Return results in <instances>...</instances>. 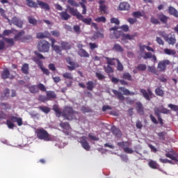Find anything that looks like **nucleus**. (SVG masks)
Listing matches in <instances>:
<instances>
[{"label": "nucleus", "instance_id": "22", "mask_svg": "<svg viewBox=\"0 0 178 178\" xmlns=\"http://www.w3.org/2000/svg\"><path fill=\"white\" fill-rule=\"evenodd\" d=\"M78 55L81 58H90V54L83 49H81L78 51Z\"/></svg>", "mask_w": 178, "mask_h": 178}, {"label": "nucleus", "instance_id": "27", "mask_svg": "<svg viewBox=\"0 0 178 178\" xmlns=\"http://www.w3.org/2000/svg\"><path fill=\"white\" fill-rule=\"evenodd\" d=\"M113 94L116 95L117 98L120 99V101H124V96L122 94V92L116 90H113Z\"/></svg>", "mask_w": 178, "mask_h": 178}, {"label": "nucleus", "instance_id": "60", "mask_svg": "<svg viewBox=\"0 0 178 178\" xmlns=\"http://www.w3.org/2000/svg\"><path fill=\"white\" fill-rule=\"evenodd\" d=\"M1 106L2 109H5V110L10 109V105H9V104H7V103H1Z\"/></svg>", "mask_w": 178, "mask_h": 178}, {"label": "nucleus", "instance_id": "32", "mask_svg": "<svg viewBox=\"0 0 178 178\" xmlns=\"http://www.w3.org/2000/svg\"><path fill=\"white\" fill-rule=\"evenodd\" d=\"M157 17L161 20V22H162V23H166V22H168V19H169L168 17L163 14H159Z\"/></svg>", "mask_w": 178, "mask_h": 178}, {"label": "nucleus", "instance_id": "13", "mask_svg": "<svg viewBox=\"0 0 178 178\" xmlns=\"http://www.w3.org/2000/svg\"><path fill=\"white\" fill-rule=\"evenodd\" d=\"M141 94H143L145 99H147V101H149L151 99V95H152V92L151 90H148V92L144 89L140 90Z\"/></svg>", "mask_w": 178, "mask_h": 178}, {"label": "nucleus", "instance_id": "20", "mask_svg": "<svg viewBox=\"0 0 178 178\" xmlns=\"http://www.w3.org/2000/svg\"><path fill=\"white\" fill-rule=\"evenodd\" d=\"M120 91H122L124 95H136V93L134 92H130L128 89L126 88L120 87L119 88Z\"/></svg>", "mask_w": 178, "mask_h": 178}, {"label": "nucleus", "instance_id": "25", "mask_svg": "<svg viewBox=\"0 0 178 178\" xmlns=\"http://www.w3.org/2000/svg\"><path fill=\"white\" fill-rule=\"evenodd\" d=\"M99 9L101 12H103V13H106V6L105 5V1L104 0H99Z\"/></svg>", "mask_w": 178, "mask_h": 178}, {"label": "nucleus", "instance_id": "19", "mask_svg": "<svg viewBox=\"0 0 178 178\" xmlns=\"http://www.w3.org/2000/svg\"><path fill=\"white\" fill-rule=\"evenodd\" d=\"M49 35H51V34L48 31H44L43 33L40 32V33H37L36 38H39V39H42V38H47L49 37Z\"/></svg>", "mask_w": 178, "mask_h": 178}, {"label": "nucleus", "instance_id": "15", "mask_svg": "<svg viewBox=\"0 0 178 178\" xmlns=\"http://www.w3.org/2000/svg\"><path fill=\"white\" fill-rule=\"evenodd\" d=\"M165 156L167 158H170V159H172V161H175V162H177L178 161V154L175 152L165 154Z\"/></svg>", "mask_w": 178, "mask_h": 178}, {"label": "nucleus", "instance_id": "41", "mask_svg": "<svg viewBox=\"0 0 178 178\" xmlns=\"http://www.w3.org/2000/svg\"><path fill=\"white\" fill-rule=\"evenodd\" d=\"M60 126L63 129V130H70V126L67 122H61L60 123Z\"/></svg>", "mask_w": 178, "mask_h": 178}, {"label": "nucleus", "instance_id": "43", "mask_svg": "<svg viewBox=\"0 0 178 178\" xmlns=\"http://www.w3.org/2000/svg\"><path fill=\"white\" fill-rule=\"evenodd\" d=\"M62 49H70V44L66 42H62L60 43Z\"/></svg>", "mask_w": 178, "mask_h": 178}, {"label": "nucleus", "instance_id": "37", "mask_svg": "<svg viewBox=\"0 0 178 178\" xmlns=\"http://www.w3.org/2000/svg\"><path fill=\"white\" fill-rule=\"evenodd\" d=\"M0 14L2 16V17H3L4 19H8V22L10 26H12V22L5 15V10H3V8H0Z\"/></svg>", "mask_w": 178, "mask_h": 178}, {"label": "nucleus", "instance_id": "53", "mask_svg": "<svg viewBox=\"0 0 178 178\" xmlns=\"http://www.w3.org/2000/svg\"><path fill=\"white\" fill-rule=\"evenodd\" d=\"M149 166H150V168H152V169H156L158 168V163H156V161H150L149 162Z\"/></svg>", "mask_w": 178, "mask_h": 178}, {"label": "nucleus", "instance_id": "16", "mask_svg": "<svg viewBox=\"0 0 178 178\" xmlns=\"http://www.w3.org/2000/svg\"><path fill=\"white\" fill-rule=\"evenodd\" d=\"M165 41L169 45H175V44H176V35H172L170 37L167 36Z\"/></svg>", "mask_w": 178, "mask_h": 178}, {"label": "nucleus", "instance_id": "44", "mask_svg": "<svg viewBox=\"0 0 178 178\" xmlns=\"http://www.w3.org/2000/svg\"><path fill=\"white\" fill-rule=\"evenodd\" d=\"M22 73H24V74H29V64H24L22 67Z\"/></svg>", "mask_w": 178, "mask_h": 178}, {"label": "nucleus", "instance_id": "38", "mask_svg": "<svg viewBox=\"0 0 178 178\" xmlns=\"http://www.w3.org/2000/svg\"><path fill=\"white\" fill-rule=\"evenodd\" d=\"M63 77L67 79V80H73V74L71 72H65L63 74Z\"/></svg>", "mask_w": 178, "mask_h": 178}, {"label": "nucleus", "instance_id": "23", "mask_svg": "<svg viewBox=\"0 0 178 178\" xmlns=\"http://www.w3.org/2000/svg\"><path fill=\"white\" fill-rule=\"evenodd\" d=\"M136 109L139 115H144V107L140 102L136 103Z\"/></svg>", "mask_w": 178, "mask_h": 178}, {"label": "nucleus", "instance_id": "12", "mask_svg": "<svg viewBox=\"0 0 178 178\" xmlns=\"http://www.w3.org/2000/svg\"><path fill=\"white\" fill-rule=\"evenodd\" d=\"M10 22L11 24L13 23V24H15V26H17V27H19V29H22L23 27V21L16 17H13Z\"/></svg>", "mask_w": 178, "mask_h": 178}, {"label": "nucleus", "instance_id": "29", "mask_svg": "<svg viewBox=\"0 0 178 178\" xmlns=\"http://www.w3.org/2000/svg\"><path fill=\"white\" fill-rule=\"evenodd\" d=\"M134 37H136V35H130V34H122V41H124L125 40H134Z\"/></svg>", "mask_w": 178, "mask_h": 178}, {"label": "nucleus", "instance_id": "57", "mask_svg": "<svg viewBox=\"0 0 178 178\" xmlns=\"http://www.w3.org/2000/svg\"><path fill=\"white\" fill-rule=\"evenodd\" d=\"M143 59H151L152 58V54L150 52H145V55L143 56Z\"/></svg>", "mask_w": 178, "mask_h": 178}, {"label": "nucleus", "instance_id": "30", "mask_svg": "<svg viewBox=\"0 0 178 178\" xmlns=\"http://www.w3.org/2000/svg\"><path fill=\"white\" fill-rule=\"evenodd\" d=\"M111 131L113 133V134L118 136V137H120V136H122V131H120L119 129L116 128V127H112Z\"/></svg>", "mask_w": 178, "mask_h": 178}, {"label": "nucleus", "instance_id": "3", "mask_svg": "<svg viewBox=\"0 0 178 178\" xmlns=\"http://www.w3.org/2000/svg\"><path fill=\"white\" fill-rule=\"evenodd\" d=\"M36 134L39 140H44V141H51L52 140L51 135L44 129H37Z\"/></svg>", "mask_w": 178, "mask_h": 178}, {"label": "nucleus", "instance_id": "17", "mask_svg": "<svg viewBox=\"0 0 178 178\" xmlns=\"http://www.w3.org/2000/svg\"><path fill=\"white\" fill-rule=\"evenodd\" d=\"M2 79H13V76L10 75V72H9V70L8 68H6L2 74H1Z\"/></svg>", "mask_w": 178, "mask_h": 178}, {"label": "nucleus", "instance_id": "35", "mask_svg": "<svg viewBox=\"0 0 178 178\" xmlns=\"http://www.w3.org/2000/svg\"><path fill=\"white\" fill-rule=\"evenodd\" d=\"M52 49L55 52H56L58 55H62V47L58 45H53Z\"/></svg>", "mask_w": 178, "mask_h": 178}, {"label": "nucleus", "instance_id": "47", "mask_svg": "<svg viewBox=\"0 0 178 178\" xmlns=\"http://www.w3.org/2000/svg\"><path fill=\"white\" fill-rule=\"evenodd\" d=\"M137 70H139L140 72H144L147 69V65L145 64H139L136 67Z\"/></svg>", "mask_w": 178, "mask_h": 178}, {"label": "nucleus", "instance_id": "49", "mask_svg": "<svg viewBox=\"0 0 178 178\" xmlns=\"http://www.w3.org/2000/svg\"><path fill=\"white\" fill-rule=\"evenodd\" d=\"M4 40L7 44H9V45H10L11 47H13L15 45V40L13 38H6Z\"/></svg>", "mask_w": 178, "mask_h": 178}, {"label": "nucleus", "instance_id": "14", "mask_svg": "<svg viewBox=\"0 0 178 178\" xmlns=\"http://www.w3.org/2000/svg\"><path fill=\"white\" fill-rule=\"evenodd\" d=\"M34 62H36V63H38V65L40 66V69L42 72L44 73V74H46L47 76H49V70L48 69L42 67V63H40L38 59L34 58H33Z\"/></svg>", "mask_w": 178, "mask_h": 178}, {"label": "nucleus", "instance_id": "58", "mask_svg": "<svg viewBox=\"0 0 178 178\" xmlns=\"http://www.w3.org/2000/svg\"><path fill=\"white\" fill-rule=\"evenodd\" d=\"M105 72L106 73H113V69L112 68V67L109 66V65H108L106 67H104Z\"/></svg>", "mask_w": 178, "mask_h": 178}, {"label": "nucleus", "instance_id": "40", "mask_svg": "<svg viewBox=\"0 0 178 178\" xmlns=\"http://www.w3.org/2000/svg\"><path fill=\"white\" fill-rule=\"evenodd\" d=\"M155 94L159 97H163L165 93L163 92V90L161 89V88H156L155 90Z\"/></svg>", "mask_w": 178, "mask_h": 178}, {"label": "nucleus", "instance_id": "36", "mask_svg": "<svg viewBox=\"0 0 178 178\" xmlns=\"http://www.w3.org/2000/svg\"><path fill=\"white\" fill-rule=\"evenodd\" d=\"M106 59L107 60L108 65H111V66H113V65H115V63H116L115 62V60L118 62V60H119L118 58H108V57H106Z\"/></svg>", "mask_w": 178, "mask_h": 178}, {"label": "nucleus", "instance_id": "56", "mask_svg": "<svg viewBox=\"0 0 178 178\" xmlns=\"http://www.w3.org/2000/svg\"><path fill=\"white\" fill-rule=\"evenodd\" d=\"M73 29L76 34H80V33H81V30L80 29V26L79 25H74L73 26Z\"/></svg>", "mask_w": 178, "mask_h": 178}, {"label": "nucleus", "instance_id": "2", "mask_svg": "<svg viewBox=\"0 0 178 178\" xmlns=\"http://www.w3.org/2000/svg\"><path fill=\"white\" fill-rule=\"evenodd\" d=\"M17 123L18 126L23 125V118L16 117V116H10L6 121V124L8 129H13L15 127V124Z\"/></svg>", "mask_w": 178, "mask_h": 178}, {"label": "nucleus", "instance_id": "1", "mask_svg": "<svg viewBox=\"0 0 178 178\" xmlns=\"http://www.w3.org/2000/svg\"><path fill=\"white\" fill-rule=\"evenodd\" d=\"M53 110L56 112L57 118H60V115H62L67 120H73V119H76V115H77V112L74 111L72 107H65L62 113L58 105H54L53 106Z\"/></svg>", "mask_w": 178, "mask_h": 178}, {"label": "nucleus", "instance_id": "52", "mask_svg": "<svg viewBox=\"0 0 178 178\" xmlns=\"http://www.w3.org/2000/svg\"><path fill=\"white\" fill-rule=\"evenodd\" d=\"M164 52H165V54H166V55H175L176 54V51H175V50H173V49H165Z\"/></svg>", "mask_w": 178, "mask_h": 178}, {"label": "nucleus", "instance_id": "48", "mask_svg": "<svg viewBox=\"0 0 178 178\" xmlns=\"http://www.w3.org/2000/svg\"><path fill=\"white\" fill-rule=\"evenodd\" d=\"M28 20L30 24H33V26H35V24H37V19L31 16L28 17Z\"/></svg>", "mask_w": 178, "mask_h": 178}, {"label": "nucleus", "instance_id": "21", "mask_svg": "<svg viewBox=\"0 0 178 178\" xmlns=\"http://www.w3.org/2000/svg\"><path fill=\"white\" fill-rule=\"evenodd\" d=\"M119 9L120 10H129V9H130V4L127 2L120 3Z\"/></svg>", "mask_w": 178, "mask_h": 178}, {"label": "nucleus", "instance_id": "24", "mask_svg": "<svg viewBox=\"0 0 178 178\" xmlns=\"http://www.w3.org/2000/svg\"><path fill=\"white\" fill-rule=\"evenodd\" d=\"M37 2L42 9H44L45 10H49V5H48V3L41 1H38Z\"/></svg>", "mask_w": 178, "mask_h": 178}, {"label": "nucleus", "instance_id": "31", "mask_svg": "<svg viewBox=\"0 0 178 178\" xmlns=\"http://www.w3.org/2000/svg\"><path fill=\"white\" fill-rule=\"evenodd\" d=\"M47 97L48 101H49V99H54V98H56V95L55 94V92L47 91Z\"/></svg>", "mask_w": 178, "mask_h": 178}, {"label": "nucleus", "instance_id": "51", "mask_svg": "<svg viewBox=\"0 0 178 178\" xmlns=\"http://www.w3.org/2000/svg\"><path fill=\"white\" fill-rule=\"evenodd\" d=\"M39 109L44 113H49V112H51V108L47 106H40Z\"/></svg>", "mask_w": 178, "mask_h": 178}, {"label": "nucleus", "instance_id": "59", "mask_svg": "<svg viewBox=\"0 0 178 178\" xmlns=\"http://www.w3.org/2000/svg\"><path fill=\"white\" fill-rule=\"evenodd\" d=\"M38 90H40V91H47V88L42 83H39L38 86Z\"/></svg>", "mask_w": 178, "mask_h": 178}, {"label": "nucleus", "instance_id": "4", "mask_svg": "<svg viewBox=\"0 0 178 178\" xmlns=\"http://www.w3.org/2000/svg\"><path fill=\"white\" fill-rule=\"evenodd\" d=\"M38 49L40 52H48L49 51V42L45 40L39 42Z\"/></svg>", "mask_w": 178, "mask_h": 178}, {"label": "nucleus", "instance_id": "54", "mask_svg": "<svg viewBox=\"0 0 178 178\" xmlns=\"http://www.w3.org/2000/svg\"><path fill=\"white\" fill-rule=\"evenodd\" d=\"M67 3L71 5V6H75V8H79V5L74 0H67Z\"/></svg>", "mask_w": 178, "mask_h": 178}, {"label": "nucleus", "instance_id": "45", "mask_svg": "<svg viewBox=\"0 0 178 178\" xmlns=\"http://www.w3.org/2000/svg\"><path fill=\"white\" fill-rule=\"evenodd\" d=\"M88 137L90 138V140H92V141H99V138L97 136H95V134L90 133L88 134Z\"/></svg>", "mask_w": 178, "mask_h": 178}, {"label": "nucleus", "instance_id": "9", "mask_svg": "<svg viewBox=\"0 0 178 178\" xmlns=\"http://www.w3.org/2000/svg\"><path fill=\"white\" fill-rule=\"evenodd\" d=\"M65 60L67 62V63H68L67 67L69 69V70H70V72H72V70H74L75 69H77V67H79V64L76 63H74L72 60V58H70V57H67L65 58Z\"/></svg>", "mask_w": 178, "mask_h": 178}, {"label": "nucleus", "instance_id": "5", "mask_svg": "<svg viewBox=\"0 0 178 178\" xmlns=\"http://www.w3.org/2000/svg\"><path fill=\"white\" fill-rule=\"evenodd\" d=\"M110 31H113L111 32V34L110 35L111 38H115L116 40H118V38H120V35L123 37V32L118 31V27L116 26L111 28Z\"/></svg>", "mask_w": 178, "mask_h": 178}, {"label": "nucleus", "instance_id": "34", "mask_svg": "<svg viewBox=\"0 0 178 178\" xmlns=\"http://www.w3.org/2000/svg\"><path fill=\"white\" fill-rule=\"evenodd\" d=\"M79 20H81L83 23H85V24H88L90 26L91 24V22H92V19L91 18H84V17L82 15V18H78Z\"/></svg>", "mask_w": 178, "mask_h": 178}, {"label": "nucleus", "instance_id": "61", "mask_svg": "<svg viewBox=\"0 0 178 178\" xmlns=\"http://www.w3.org/2000/svg\"><path fill=\"white\" fill-rule=\"evenodd\" d=\"M168 108H170L172 111H175V112H177L178 111V106L174 105L172 104H168Z\"/></svg>", "mask_w": 178, "mask_h": 178}, {"label": "nucleus", "instance_id": "64", "mask_svg": "<svg viewBox=\"0 0 178 178\" xmlns=\"http://www.w3.org/2000/svg\"><path fill=\"white\" fill-rule=\"evenodd\" d=\"M147 70L151 73H156V69L155 68V66H148Z\"/></svg>", "mask_w": 178, "mask_h": 178}, {"label": "nucleus", "instance_id": "8", "mask_svg": "<svg viewBox=\"0 0 178 178\" xmlns=\"http://www.w3.org/2000/svg\"><path fill=\"white\" fill-rule=\"evenodd\" d=\"M79 143L81 144V146L86 151H90V144H88V142H87V137L86 136H82L78 139Z\"/></svg>", "mask_w": 178, "mask_h": 178}, {"label": "nucleus", "instance_id": "46", "mask_svg": "<svg viewBox=\"0 0 178 178\" xmlns=\"http://www.w3.org/2000/svg\"><path fill=\"white\" fill-rule=\"evenodd\" d=\"M29 91L32 94H35V92H38L39 90H38V86H32L29 87Z\"/></svg>", "mask_w": 178, "mask_h": 178}, {"label": "nucleus", "instance_id": "6", "mask_svg": "<svg viewBox=\"0 0 178 178\" xmlns=\"http://www.w3.org/2000/svg\"><path fill=\"white\" fill-rule=\"evenodd\" d=\"M170 65L169 60H163L158 63L157 69L159 72H165L166 70V66Z\"/></svg>", "mask_w": 178, "mask_h": 178}, {"label": "nucleus", "instance_id": "26", "mask_svg": "<svg viewBox=\"0 0 178 178\" xmlns=\"http://www.w3.org/2000/svg\"><path fill=\"white\" fill-rule=\"evenodd\" d=\"M112 49L115 52H123V51H124V49H123V47H122V46H120V44H119L118 43H115L113 45Z\"/></svg>", "mask_w": 178, "mask_h": 178}, {"label": "nucleus", "instance_id": "55", "mask_svg": "<svg viewBox=\"0 0 178 178\" xmlns=\"http://www.w3.org/2000/svg\"><path fill=\"white\" fill-rule=\"evenodd\" d=\"M97 23H105L106 22V18L105 17H99L95 19Z\"/></svg>", "mask_w": 178, "mask_h": 178}, {"label": "nucleus", "instance_id": "39", "mask_svg": "<svg viewBox=\"0 0 178 178\" xmlns=\"http://www.w3.org/2000/svg\"><path fill=\"white\" fill-rule=\"evenodd\" d=\"M122 79H124V80H129V81H133V78L129 72L124 73L122 75Z\"/></svg>", "mask_w": 178, "mask_h": 178}, {"label": "nucleus", "instance_id": "62", "mask_svg": "<svg viewBox=\"0 0 178 178\" xmlns=\"http://www.w3.org/2000/svg\"><path fill=\"white\" fill-rule=\"evenodd\" d=\"M154 113L156 115V116L161 115V106L160 107H155L154 108Z\"/></svg>", "mask_w": 178, "mask_h": 178}, {"label": "nucleus", "instance_id": "50", "mask_svg": "<svg viewBox=\"0 0 178 178\" xmlns=\"http://www.w3.org/2000/svg\"><path fill=\"white\" fill-rule=\"evenodd\" d=\"M132 16H134V17H136L138 19L139 17H143L144 15L143 14V13L140 11H136L132 13Z\"/></svg>", "mask_w": 178, "mask_h": 178}, {"label": "nucleus", "instance_id": "28", "mask_svg": "<svg viewBox=\"0 0 178 178\" xmlns=\"http://www.w3.org/2000/svg\"><path fill=\"white\" fill-rule=\"evenodd\" d=\"M168 12L170 15L175 16V17H178V12L175 9V8L170 6L168 8Z\"/></svg>", "mask_w": 178, "mask_h": 178}, {"label": "nucleus", "instance_id": "18", "mask_svg": "<svg viewBox=\"0 0 178 178\" xmlns=\"http://www.w3.org/2000/svg\"><path fill=\"white\" fill-rule=\"evenodd\" d=\"M58 15L60 16L61 20H69L72 16L67 13V11H63L59 13Z\"/></svg>", "mask_w": 178, "mask_h": 178}, {"label": "nucleus", "instance_id": "10", "mask_svg": "<svg viewBox=\"0 0 178 178\" xmlns=\"http://www.w3.org/2000/svg\"><path fill=\"white\" fill-rule=\"evenodd\" d=\"M31 36L24 37V31H21L15 36V40H16L17 41H26V40H31Z\"/></svg>", "mask_w": 178, "mask_h": 178}, {"label": "nucleus", "instance_id": "42", "mask_svg": "<svg viewBox=\"0 0 178 178\" xmlns=\"http://www.w3.org/2000/svg\"><path fill=\"white\" fill-rule=\"evenodd\" d=\"M86 86H87V89L89 90V91H92L95 87L94 82L91 81H88L86 83Z\"/></svg>", "mask_w": 178, "mask_h": 178}, {"label": "nucleus", "instance_id": "11", "mask_svg": "<svg viewBox=\"0 0 178 178\" xmlns=\"http://www.w3.org/2000/svg\"><path fill=\"white\" fill-rule=\"evenodd\" d=\"M118 145H120V147H122L124 152L127 154H133L134 152L131 148L127 147L129 146V143L127 142L118 143Z\"/></svg>", "mask_w": 178, "mask_h": 178}, {"label": "nucleus", "instance_id": "7", "mask_svg": "<svg viewBox=\"0 0 178 178\" xmlns=\"http://www.w3.org/2000/svg\"><path fill=\"white\" fill-rule=\"evenodd\" d=\"M66 10H69L70 13L72 15V16H76L78 19H82L83 15L77 10V8H74L71 7L70 6H67Z\"/></svg>", "mask_w": 178, "mask_h": 178}, {"label": "nucleus", "instance_id": "33", "mask_svg": "<svg viewBox=\"0 0 178 178\" xmlns=\"http://www.w3.org/2000/svg\"><path fill=\"white\" fill-rule=\"evenodd\" d=\"M26 2L29 8H37V6H38V4L33 0H26Z\"/></svg>", "mask_w": 178, "mask_h": 178}, {"label": "nucleus", "instance_id": "63", "mask_svg": "<svg viewBox=\"0 0 178 178\" xmlns=\"http://www.w3.org/2000/svg\"><path fill=\"white\" fill-rule=\"evenodd\" d=\"M159 35H161V37H163L165 40H166V38H168V37H169V34H167L163 31L159 32Z\"/></svg>", "mask_w": 178, "mask_h": 178}]
</instances>
